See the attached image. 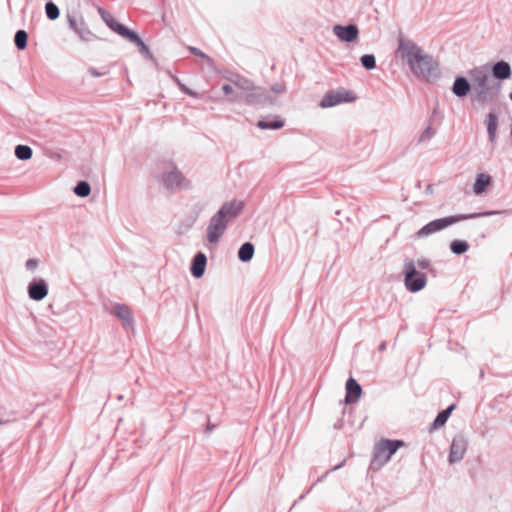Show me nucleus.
<instances>
[{
    "mask_svg": "<svg viewBox=\"0 0 512 512\" xmlns=\"http://www.w3.org/2000/svg\"><path fill=\"white\" fill-rule=\"evenodd\" d=\"M415 264H416V269L417 268L429 269L431 266L430 260H428L426 258L418 259L417 262H415Z\"/></svg>",
    "mask_w": 512,
    "mask_h": 512,
    "instance_id": "37",
    "label": "nucleus"
},
{
    "mask_svg": "<svg viewBox=\"0 0 512 512\" xmlns=\"http://www.w3.org/2000/svg\"><path fill=\"white\" fill-rule=\"evenodd\" d=\"M88 73L93 77H101L106 74V72H99L96 68L93 67L88 69Z\"/></svg>",
    "mask_w": 512,
    "mask_h": 512,
    "instance_id": "40",
    "label": "nucleus"
},
{
    "mask_svg": "<svg viewBox=\"0 0 512 512\" xmlns=\"http://www.w3.org/2000/svg\"><path fill=\"white\" fill-rule=\"evenodd\" d=\"M222 91L225 95L229 96V101L231 102L241 101L243 99V94L236 93L234 88L229 84H224Z\"/></svg>",
    "mask_w": 512,
    "mask_h": 512,
    "instance_id": "33",
    "label": "nucleus"
},
{
    "mask_svg": "<svg viewBox=\"0 0 512 512\" xmlns=\"http://www.w3.org/2000/svg\"><path fill=\"white\" fill-rule=\"evenodd\" d=\"M254 245L251 242L243 243L238 250V258L241 262H249L254 255Z\"/></svg>",
    "mask_w": 512,
    "mask_h": 512,
    "instance_id": "24",
    "label": "nucleus"
},
{
    "mask_svg": "<svg viewBox=\"0 0 512 512\" xmlns=\"http://www.w3.org/2000/svg\"><path fill=\"white\" fill-rule=\"evenodd\" d=\"M404 284L409 292L416 293L424 289L427 284L426 274L416 269L415 261L405 260L403 267Z\"/></svg>",
    "mask_w": 512,
    "mask_h": 512,
    "instance_id": "6",
    "label": "nucleus"
},
{
    "mask_svg": "<svg viewBox=\"0 0 512 512\" xmlns=\"http://www.w3.org/2000/svg\"><path fill=\"white\" fill-rule=\"evenodd\" d=\"M342 466H343V462H342V463H340L339 465H337V466L333 467L332 469H330V470L326 471V474H328V473H329V472H331V471H336V470L340 469Z\"/></svg>",
    "mask_w": 512,
    "mask_h": 512,
    "instance_id": "43",
    "label": "nucleus"
},
{
    "mask_svg": "<svg viewBox=\"0 0 512 512\" xmlns=\"http://www.w3.org/2000/svg\"><path fill=\"white\" fill-rule=\"evenodd\" d=\"M207 265V257L203 252H197L191 262L190 272L194 278H200L204 275Z\"/></svg>",
    "mask_w": 512,
    "mask_h": 512,
    "instance_id": "20",
    "label": "nucleus"
},
{
    "mask_svg": "<svg viewBox=\"0 0 512 512\" xmlns=\"http://www.w3.org/2000/svg\"><path fill=\"white\" fill-rule=\"evenodd\" d=\"M356 99L357 96L353 91L346 90L345 88H339L325 93L319 103V106L321 108H331L342 103H352L356 101Z\"/></svg>",
    "mask_w": 512,
    "mask_h": 512,
    "instance_id": "7",
    "label": "nucleus"
},
{
    "mask_svg": "<svg viewBox=\"0 0 512 512\" xmlns=\"http://www.w3.org/2000/svg\"><path fill=\"white\" fill-rule=\"evenodd\" d=\"M28 33L25 30H17L14 36V43L18 50H24L27 47Z\"/></svg>",
    "mask_w": 512,
    "mask_h": 512,
    "instance_id": "30",
    "label": "nucleus"
},
{
    "mask_svg": "<svg viewBox=\"0 0 512 512\" xmlns=\"http://www.w3.org/2000/svg\"><path fill=\"white\" fill-rule=\"evenodd\" d=\"M175 82L177 83L178 87L180 88V90H181L183 93H185V94H187V95H189V96H191V97H194V98H197V97H198V94H197L195 91H193V90H191L190 88H188V87H187L185 84H183V83H182L178 78H175Z\"/></svg>",
    "mask_w": 512,
    "mask_h": 512,
    "instance_id": "35",
    "label": "nucleus"
},
{
    "mask_svg": "<svg viewBox=\"0 0 512 512\" xmlns=\"http://www.w3.org/2000/svg\"><path fill=\"white\" fill-rule=\"evenodd\" d=\"M501 213L500 211H484V212H475L470 214H459V215H451L443 218H438L430 221L426 225H424L418 232L416 233L417 238H425L436 232L442 231L443 229L456 224L463 220L476 219L480 217H488L495 214Z\"/></svg>",
    "mask_w": 512,
    "mask_h": 512,
    "instance_id": "4",
    "label": "nucleus"
},
{
    "mask_svg": "<svg viewBox=\"0 0 512 512\" xmlns=\"http://www.w3.org/2000/svg\"><path fill=\"white\" fill-rule=\"evenodd\" d=\"M491 183V177L487 174L480 173L477 175L475 183L473 185V191L476 195L482 194L489 184Z\"/></svg>",
    "mask_w": 512,
    "mask_h": 512,
    "instance_id": "23",
    "label": "nucleus"
},
{
    "mask_svg": "<svg viewBox=\"0 0 512 512\" xmlns=\"http://www.w3.org/2000/svg\"><path fill=\"white\" fill-rule=\"evenodd\" d=\"M333 32L341 41L347 43L355 41L359 35V29L355 24L335 25Z\"/></svg>",
    "mask_w": 512,
    "mask_h": 512,
    "instance_id": "13",
    "label": "nucleus"
},
{
    "mask_svg": "<svg viewBox=\"0 0 512 512\" xmlns=\"http://www.w3.org/2000/svg\"><path fill=\"white\" fill-rule=\"evenodd\" d=\"M214 425H211L210 423L208 424L207 428H206V433H210L213 429H214Z\"/></svg>",
    "mask_w": 512,
    "mask_h": 512,
    "instance_id": "44",
    "label": "nucleus"
},
{
    "mask_svg": "<svg viewBox=\"0 0 512 512\" xmlns=\"http://www.w3.org/2000/svg\"><path fill=\"white\" fill-rule=\"evenodd\" d=\"M345 388V402L347 404L358 402L362 394L361 385L353 377H349L346 381Z\"/></svg>",
    "mask_w": 512,
    "mask_h": 512,
    "instance_id": "18",
    "label": "nucleus"
},
{
    "mask_svg": "<svg viewBox=\"0 0 512 512\" xmlns=\"http://www.w3.org/2000/svg\"><path fill=\"white\" fill-rule=\"evenodd\" d=\"M246 104L256 107L272 106L276 103V98L263 87L254 86L249 93L243 94Z\"/></svg>",
    "mask_w": 512,
    "mask_h": 512,
    "instance_id": "8",
    "label": "nucleus"
},
{
    "mask_svg": "<svg viewBox=\"0 0 512 512\" xmlns=\"http://www.w3.org/2000/svg\"><path fill=\"white\" fill-rule=\"evenodd\" d=\"M127 35L125 36V39H127L129 42L135 44L137 47H139L140 53L148 58L151 59L152 53L149 49V47L144 43V41L140 38V36L133 30H130L129 32H126Z\"/></svg>",
    "mask_w": 512,
    "mask_h": 512,
    "instance_id": "21",
    "label": "nucleus"
},
{
    "mask_svg": "<svg viewBox=\"0 0 512 512\" xmlns=\"http://www.w3.org/2000/svg\"><path fill=\"white\" fill-rule=\"evenodd\" d=\"M117 399H118L119 401H121V400L123 399V396H122V395H119V396L117 397Z\"/></svg>",
    "mask_w": 512,
    "mask_h": 512,
    "instance_id": "48",
    "label": "nucleus"
},
{
    "mask_svg": "<svg viewBox=\"0 0 512 512\" xmlns=\"http://www.w3.org/2000/svg\"><path fill=\"white\" fill-rule=\"evenodd\" d=\"M68 26L73 30L82 41L90 42L96 36L88 29L83 17L76 12H68L66 14Z\"/></svg>",
    "mask_w": 512,
    "mask_h": 512,
    "instance_id": "9",
    "label": "nucleus"
},
{
    "mask_svg": "<svg viewBox=\"0 0 512 512\" xmlns=\"http://www.w3.org/2000/svg\"><path fill=\"white\" fill-rule=\"evenodd\" d=\"M427 190H428V191H430V192H432V185H428V186H427Z\"/></svg>",
    "mask_w": 512,
    "mask_h": 512,
    "instance_id": "46",
    "label": "nucleus"
},
{
    "mask_svg": "<svg viewBox=\"0 0 512 512\" xmlns=\"http://www.w3.org/2000/svg\"><path fill=\"white\" fill-rule=\"evenodd\" d=\"M286 87L284 84L277 83L271 87L273 93L279 94L285 92Z\"/></svg>",
    "mask_w": 512,
    "mask_h": 512,
    "instance_id": "39",
    "label": "nucleus"
},
{
    "mask_svg": "<svg viewBox=\"0 0 512 512\" xmlns=\"http://www.w3.org/2000/svg\"><path fill=\"white\" fill-rule=\"evenodd\" d=\"M2 423H3V421H2V420H0V425H1Z\"/></svg>",
    "mask_w": 512,
    "mask_h": 512,
    "instance_id": "49",
    "label": "nucleus"
},
{
    "mask_svg": "<svg viewBox=\"0 0 512 512\" xmlns=\"http://www.w3.org/2000/svg\"><path fill=\"white\" fill-rule=\"evenodd\" d=\"M484 123L487 128L488 140L495 143L497 140V130L499 126V116L495 108H492L487 114Z\"/></svg>",
    "mask_w": 512,
    "mask_h": 512,
    "instance_id": "16",
    "label": "nucleus"
},
{
    "mask_svg": "<svg viewBox=\"0 0 512 512\" xmlns=\"http://www.w3.org/2000/svg\"><path fill=\"white\" fill-rule=\"evenodd\" d=\"M489 70L493 78L498 80V82L510 79L512 76L511 66L505 60H499L491 66L489 65Z\"/></svg>",
    "mask_w": 512,
    "mask_h": 512,
    "instance_id": "15",
    "label": "nucleus"
},
{
    "mask_svg": "<svg viewBox=\"0 0 512 512\" xmlns=\"http://www.w3.org/2000/svg\"><path fill=\"white\" fill-rule=\"evenodd\" d=\"M244 208L240 200L223 203L220 209L211 217L207 227V239L210 243H217L227 229L228 222L238 217Z\"/></svg>",
    "mask_w": 512,
    "mask_h": 512,
    "instance_id": "3",
    "label": "nucleus"
},
{
    "mask_svg": "<svg viewBox=\"0 0 512 512\" xmlns=\"http://www.w3.org/2000/svg\"><path fill=\"white\" fill-rule=\"evenodd\" d=\"M284 126V121L280 117H276L274 120H259L257 122V127L262 130H278Z\"/></svg>",
    "mask_w": 512,
    "mask_h": 512,
    "instance_id": "25",
    "label": "nucleus"
},
{
    "mask_svg": "<svg viewBox=\"0 0 512 512\" xmlns=\"http://www.w3.org/2000/svg\"><path fill=\"white\" fill-rule=\"evenodd\" d=\"M468 440L463 434L456 435L451 443L450 452L448 455L449 463L453 464L460 462L467 451Z\"/></svg>",
    "mask_w": 512,
    "mask_h": 512,
    "instance_id": "10",
    "label": "nucleus"
},
{
    "mask_svg": "<svg viewBox=\"0 0 512 512\" xmlns=\"http://www.w3.org/2000/svg\"><path fill=\"white\" fill-rule=\"evenodd\" d=\"M472 82V97L480 105L494 102L502 89L500 82L489 84V64L476 66L468 71Z\"/></svg>",
    "mask_w": 512,
    "mask_h": 512,
    "instance_id": "2",
    "label": "nucleus"
},
{
    "mask_svg": "<svg viewBox=\"0 0 512 512\" xmlns=\"http://www.w3.org/2000/svg\"><path fill=\"white\" fill-rule=\"evenodd\" d=\"M188 49L195 56H198V57H201L203 59H206L207 62H212V59L208 55H206L204 52H202L200 49H198L196 47H193V46H189Z\"/></svg>",
    "mask_w": 512,
    "mask_h": 512,
    "instance_id": "36",
    "label": "nucleus"
},
{
    "mask_svg": "<svg viewBox=\"0 0 512 512\" xmlns=\"http://www.w3.org/2000/svg\"><path fill=\"white\" fill-rule=\"evenodd\" d=\"M469 243L465 240L455 239L450 243V250L455 255H462L469 250Z\"/></svg>",
    "mask_w": 512,
    "mask_h": 512,
    "instance_id": "28",
    "label": "nucleus"
},
{
    "mask_svg": "<svg viewBox=\"0 0 512 512\" xmlns=\"http://www.w3.org/2000/svg\"><path fill=\"white\" fill-rule=\"evenodd\" d=\"M404 445L405 442L398 439H381L378 441L373 448L370 468L373 470H378L383 467L396 453V451Z\"/></svg>",
    "mask_w": 512,
    "mask_h": 512,
    "instance_id": "5",
    "label": "nucleus"
},
{
    "mask_svg": "<svg viewBox=\"0 0 512 512\" xmlns=\"http://www.w3.org/2000/svg\"><path fill=\"white\" fill-rule=\"evenodd\" d=\"M48 284L42 279H33L27 287L28 296L31 300L41 301L48 295Z\"/></svg>",
    "mask_w": 512,
    "mask_h": 512,
    "instance_id": "11",
    "label": "nucleus"
},
{
    "mask_svg": "<svg viewBox=\"0 0 512 512\" xmlns=\"http://www.w3.org/2000/svg\"><path fill=\"white\" fill-rule=\"evenodd\" d=\"M361 65L366 70H373L376 68V57L373 54H364L360 57Z\"/></svg>",
    "mask_w": 512,
    "mask_h": 512,
    "instance_id": "32",
    "label": "nucleus"
},
{
    "mask_svg": "<svg viewBox=\"0 0 512 512\" xmlns=\"http://www.w3.org/2000/svg\"><path fill=\"white\" fill-rule=\"evenodd\" d=\"M233 83L238 89L242 91L241 94L249 93L250 90L255 86L253 81L242 76H237Z\"/></svg>",
    "mask_w": 512,
    "mask_h": 512,
    "instance_id": "26",
    "label": "nucleus"
},
{
    "mask_svg": "<svg viewBox=\"0 0 512 512\" xmlns=\"http://www.w3.org/2000/svg\"><path fill=\"white\" fill-rule=\"evenodd\" d=\"M435 135V130L432 128L431 124L421 133L419 137V142H425L432 139Z\"/></svg>",
    "mask_w": 512,
    "mask_h": 512,
    "instance_id": "34",
    "label": "nucleus"
},
{
    "mask_svg": "<svg viewBox=\"0 0 512 512\" xmlns=\"http://www.w3.org/2000/svg\"><path fill=\"white\" fill-rule=\"evenodd\" d=\"M397 41L396 56L408 65L410 71L416 77L430 82L440 76L438 63L414 41L404 37L401 32Z\"/></svg>",
    "mask_w": 512,
    "mask_h": 512,
    "instance_id": "1",
    "label": "nucleus"
},
{
    "mask_svg": "<svg viewBox=\"0 0 512 512\" xmlns=\"http://www.w3.org/2000/svg\"><path fill=\"white\" fill-rule=\"evenodd\" d=\"M38 264H39L38 259L30 258L26 261L25 267L27 270L33 271L37 268Z\"/></svg>",
    "mask_w": 512,
    "mask_h": 512,
    "instance_id": "38",
    "label": "nucleus"
},
{
    "mask_svg": "<svg viewBox=\"0 0 512 512\" xmlns=\"http://www.w3.org/2000/svg\"><path fill=\"white\" fill-rule=\"evenodd\" d=\"M98 13L101 16L102 20L106 23V25L115 33L120 35L121 37L125 38L127 35L126 32H129L131 29L126 27L125 25L117 22L114 17L107 12L104 8L99 7Z\"/></svg>",
    "mask_w": 512,
    "mask_h": 512,
    "instance_id": "14",
    "label": "nucleus"
},
{
    "mask_svg": "<svg viewBox=\"0 0 512 512\" xmlns=\"http://www.w3.org/2000/svg\"><path fill=\"white\" fill-rule=\"evenodd\" d=\"M45 13L49 20H56L60 15V10L54 2L48 1L45 4Z\"/></svg>",
    "mask_w": 512,
    "mask_h": 512,
    "instance_id": "31",
    "label": "nucleus"
},
{
    "mask_svg": "<svg viewBox=\"0 0 512 512\" xmlns=\"http://www.w3.org/2000/svg\"><path fill=\"white\" fill-rule=\"evenodd\" d=\"M378 349H379L380 351H384V350L386 349V342H382V343L379 345Z\"/></svg>",
    "mask_w": 512,
    "mask_h": 512,
    "instance_id": "45",
    "label": "nucleus"
},
{
    "mask_svg": "<svg viewBox=\"0 0 512 512\" xmlns=\"http://www.w3.org/2000/svg\"><path fill=\"white\" fill-rule=\"evenodd\" d=\"M73 192L78 196V197H87L90 195L91 193V186L90 184L85 181V180H81L79 181L75 187L73 188Z\"/></svg>",
    "mask_w": 512,
    "mask_h": 512,
    "instance_id": "29",
    "label": "nucleus"
},
{
    "mask_svg": "<svg viewBox=\"0 0 512 512\" xmlns=\"http://www.w3.org/2000/svg\"><path fill=\"white\" fill-rule=\"evenodd\" d=\"M435 114H437V108H434L432 116H434Z\"/></svg>",
    "mask_w": 512,
    "mask_h": 512,
    "instance_id": "47",
    "label": "nucleus"
},
{
    "mask_svg": "<svg viewBox=\"0 0 512 512\" xmlns=\"http://www.w3.org/2000/svg\"><path fill=\"white\" fill-rule=\"evenodd\" d=\"M472 82L464 76H456L451 87L452 93L458 98H464L472 90Z\"/></svg>",
    "mask_w": 512,
    "mask_h": 512,
    "instance_id": "19",
    "label": "nucleus"
},
{
    "mask_svg": "<svg viewBox=\"0 0 512 512\" xmlns=\"http://www.w3.org/2000/svg\"><path fill=\"white\" fill-rule=\"evenodd\" d=\"M455 404L449 405L446 409L440 411L435 417L434 421L429 427V432H433L439 428H441L450 417L452 411L455 409Z\"/></svg>",
    "mask_w": 512,
    "mask_h": 512,
    "instance_id": "22",
    "label": "nucleus"
},
{
    "mask_svg": "<svg viewBox=\"0 0 512 512\" xmlns=\"http://www.w3.org/2000/svg\"><path fill=\"white\" fill-rule=\"evenodd\" d=\"M310 490H311V488H310V489H308V490H307L305 493H303L302 495H300V496H299V498H298V500L294 503V505H295L297 502H299V501L303 500V499L306 497V495L310 492Z\"/></svg>",
    "mask_w": 512,
    "mask_h": 512,
    "instance_id": "42",
    "label": "nucleus"
},
{
    "mask_svg": "<svg viewBox=\"0 0 512 512\" xmlns=\"http://www.w3.org/2000/svg\"><path fill=\"white\" fill-rule=\"evenodd\" d=\"M310 490H311V488H310V489H308V490H307L305 493H303L302 495H300V496H299V498H298V500L294 503V505H295L297 502H299V501L303 500V499L306 497V495L310 492Z\"/></svg>",
    "mask_w": 512,
    "mask_h": 512,
    "instance_id": "41",
    "label": "nucleus"
},
{
    "mask_svg": "<svg viewBox=\"0 0 512 512\" xmlns=\"http://www.w3.org/2000/svg\"><path fill=\"white\" fill-rule=\"evenodd\" d=\"M113 314L122 321L123 328L126 331L134 330L135 322L133 314L127 305L120 303L115 304Z\"/></svg>",
    "mask_w": 512,
    "mask_h": 512,
    "instance_id": "12",
    "label": "nucleus"
},
{
    "mask_svg": "<svg viewBox=\"0 0 512 512\" xmlns=\"http://www.w3.org/2000/svg\"><path fill=\"white\" fill-rule=\"evenodd\" d=\"M14 154L19 160L26 161L32 158L33 150L28 145L19 144L15 147Z\"/></svg>",
    "mask_w": 512,
    "mask_h": 512,
    "instance_id": "27",
    "label": "nucleus"
},
{
    "mask_svg": "<svg viewBox=\"0 0 512 512\" xmlns=\"http://www.w3.org/2000/svg\"><path fill=\"white\" fill-rule=\"evenodd\" d=\"M184 181L185 177L176 168L173 169L172 171L164 172L162 174L163 185L169 190H173L175 188L180 187Z\"/></svg>",
    "mask_w": 512,
    "mask_h": 512,
    "instance_id": "17",
    "label": "nucleus"
}]
</instances>
